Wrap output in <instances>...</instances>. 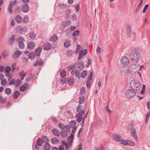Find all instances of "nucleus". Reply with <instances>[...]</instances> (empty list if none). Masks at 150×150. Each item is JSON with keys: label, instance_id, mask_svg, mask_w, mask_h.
<instances>
[{"label": "nucleus", "instance_id": "nucleus-17", "mask_svg": "<svg viewBox=\"0 0 150 150\" xmlns=\"http://www.w3.org/2000/svg\"><path fill=\"white\" fill-rule=\"evenodd\" d=\"M22 10L24 12H27L29 10V8L27 4H25L22 7Z\"/></svg>", "mask_w": 150, "mask_h": 150}, {"label": "nucleus", "instance_id": "nucleus-19", "mask_svg": "<svg viewBox=\"0 0 150 150\" xmlns=\"http://www.w3.org/2000/svg\"><path fill=\"white\" fill-rule=\"evenodd\" d=\"M42 50V48L41 47H39L36 50L35 52V54L36 56H38L40 55L41 50Z\"/></svg>", "mask_w": 150, "mask_h": 150}, {"label": "nucleus", "instance_id": "nucleus-21", "mask_svg": "<svg viewBox=\"0 0 150 150\" xmlns=\"http://www.w3.org/2000/svg\"><path fill=\"white\" fill-rule=\"evenodd\" d=\"M127 146L134 147L136 146V144L133 141L130 140H128Z\"/></svg>", "mask_w": 150, "mask_h": 150}, {"label": "nucleus", "instance_id": "nucleus-44", "mask_svg": "<svg viewBox=\"0 0 150 150\" xmlns=\"http://www.w3.org/2000/svg\"><path fill=\"white\" fill-rule=\"evenodd\" d=\"M37 144L39 146H41L43 143V141L40 139H39L37 142Z\"/></svg>", "mask_w": 150, "mask_h": 150}, {"label": "nucleus", "instance_id": "nucleus-33", "mask_svg": "<svg viewBox=\"0 0 150 150\" xmlns=\"http://www.w3.org/2000/svg\"><path fill=\"white\" fill-rule=\"evenodd\" d=\"M146 89V86L145 85H143L142 86V89L140 93L142 94H143L145 93Z\"/></svg>", "mask_w": 150, "mask_h": 150}, {"label": "nucleus", "instance_id": "nucleus-9", "mask_svg": "<svg viewBox=\"0 0 150 150\" xmlns=\"http://www.w3.org/2000/svg\"><path fill=\"white\" fill-rule=\"evenodd\" d=\"M131 136L134 139L135 141L138 142L139 141V138L136 132V129L135 128H132L130 131Z\"/></svg>", "mask_w": 150, "mask_h": 150}, {"label": "nucleus", "instance_id": "nucleus-14", "mask_svg": "<svg viewBox=\"0 0 150 150\" xmlns=\"http://www.w3.org/2000/svg\"><path fill=\"white\" fill-rule=\"evenodd\" d=\"M52 47L51 44L49 42L45 43L43 46V48L45 50H48Z\"/></svg>", "mask_w": 150, "mask_h": 150}, {"label": "nucleus", "instance_id": "nucleus-53", "mask_svg": "<svg viewBox=\"0 0 150 150\" xmlns=\"http://www.w3.org/2000/svg\"><path fill=\"white\" fill-rule=\"evenodd\" d=\"M23 21L25 23H27L28 22V17L26 16H24L23 19Z\"/></svg>", "mask_w": 150, "mask_h": 150}, {"label": "nucleus", "instance_id": "nucleus-43", "mask_svg": "<svg viewBox=\"0 0 150 150\" xmlns=\"http://www.w3.org/2000/svg\"><path fill=\"white\" fill-rule=\"evenodd\" d=\"M150 116V111H149L147 112L146 114V121L145 123L146 124L148 122Z\"/></svg>", "mask_w": 150, "mask_h": 150}, {"label": "nucleus", "instance_id": "nucleus-35", "mask_svg": "<svg viewBox=\"0 0 150 150\" xmlns=\"http://www.w3.org/2000/svg\"><path fill=\"white\" fill-rule=\"evenodd\" d=\"M64 131H66L67 132H69L70 130V127L69 125H67L64 127L63 129Z\"/></svg>", "mask_w": 150, "mask_h": 150}, {"label": "nucleus", "instance_id": "nucleus-25", "mask_svg": "<svg viewBox=\"0 0 150 150\" xmlns=\"http://www.w3.org/2000/svg\"><path fill=\"white\" fill-rule=\"evenodd\" d=\"M58 37L57 35H54L52 36L50 38L51 41L55 42L58 39Z\"/></svg>", "mask_w": 150, "mask_h": 150}, {"label": "nucleus", "instance_id": "nucleus-42", "mask_svg": "<svg viewBox=\"0 0 150 150\" xmlns=\"http://www.w3.org/2000/svg\"><path fill=\"white\" fill-rule=\"evenodd\" d=\"M50 148V145L48 144H46L44 146V150H49Z\"/></svg>", "mask_w": 150, "mask_h": 150}, {"label": "nucleus", "instance_id": "nucleus-1", "mask_svg": "<svg viewBox=\"0 0 150 150\" xmlns=\"http://www.w3.org/2000/svg\"><path fill=\"white\" fill-rule=\"evenodd\" d=\"M140 51L139 50L134 49L129 51L128 55L132 61L138 62L140 59Z\"/></svg>", "mask_w": 150, "mask_h": 150}, {"label": "nucleus", "instance_id": "nucleus-5", "mask_svg": "<svg viewBox=\"0 0 150 150\" xmlns=\"http://www.w3.org/2000/svg\"><path fill=\"white\" fill-rule=\"evenodd\" d=\"M69 70H72L71 73L72 74H74L76 73V76L78 78L80 79L81 78L80 72L77 70L76 68L75 67V66L74 65H72L68 67Z\"/></svg>", "mask_w": 150, "mask_h": 150}, {"label": "nucleus", "instance_id": "nucleus-31", "mask_svg": "<svg viewBox=\"0 0 150 150\" xmlns=\"http://www.w3.org/2000/svg\"><path fill=\"white\" fill-rule=\"evenodd\" d=\"M53 133L57 136H59L60 135V132L59 130L56 129H53L52 130Z\"/></svg>", "mask_w": 150, "mask_h": 150}, {"label": "nucleus", "instance_id": "nucleus-63", "mask_svg": "<svg viewBox=\"0 0 150 150\" xmlns=\"http://www.w3.org/2000/svg\"><path fill=\"white\" fill-rule=\"evenodd\" d=\"M82 144H80L78 146V148L77 150H82Z\"/></svg>", "mask_w": 150, "mask_h": 150}, {"label": "nucleus", "instance_id": "nucleus-36", "mask_svg": "<svg viewBox=\"0 0 150 150\" xmlns=\"http://www.w3.org/2000/svg\"><path fill=\"white\" fill-rule=\"evenodd\" d=\"M83 67L84 65L83 62H80L78 64V67L79 69H82L83 68Z\"/></svg>", "mask_w": 150, "mask_h": 150}, {"label": "nucleus", "instance_id": "nucleus-23", "mask_svg": "<svg viewBox=\"0 0 150 150\" xmlns=\"http://www.w3.org/2000/svg\"><path fill=\"white\" fill-rule=\"evenodd\" d=\"M88 74L87 71L86 70H83L81 73V77L83 78L84 79L86 78Z\"/></svg>", "mask_w": 150, "mask_h": 150}, {"label": "nucleus", "instance_id": "nucleus-7", "mask_svg": "<svg viewBox=\"0 0 150 150\" xmlns=\"http://www.w3.org/2000/svg\"><path fill=\"white\" fill-rule=\"evenodd\" d=\"M130 68L131 71L133 72L132 74V75H134L136 74V71L139 72V66L137 64L134 63L131 65Z\"/></svg>", "mask_w": 150, "mask_h": 150}, {"label": "nucleus", "instance_id": "nucleus-49", "mask_svg": "<svg viewBox=\"0 0 150 150\" xmlns=\"http://www.w3.org/2000/svg\"><path fill=\"white\" fill-rule=\"evenodd\" d=\"M101 48L100 47L98 46L96 50V52L98 53H100L101 52Z\"/></svg>", "mask_w": 150, "mask_h": 150}, {"label": "nucleus", "instance_id": "nucleus-11", "mask_svg": "<svg viewBox=\"0 0 150 150\" xmlns=\"http://www.w3.org/2000/svg\"><path fill=\"white\" fill-rule=\"evenodd\" d=\"M112 139L115 141L120 142L122 137L118 134H115L112 136Z\"/></svg>", "mask_w": 150, "mask_h": 150}, {"label": "nucleus", "instance_id": "nucleus-12", "mask_svg": "<svg viewBox=\"0 0 150 150\" xmlns=\"http://www.w3.org/2000/svg\"><path fill=\"white\" fill-rule=\"evenodd\" d=\"M126 28L127 35L128 36H130L131 35L132 32L131 26L130 24H127L126 25Z\"/></svg>", "mask_w": 150, "mask_h": 150}, {"label": "nucleus", "instance_id": "nucleus-38", "mask_svg": "<svg viewBox=\"0 0 150 150\" xmlns=\"http://www.w3.org/2000/svg\"><path fill=\"white\" fill-rule=\"evenodd\" d=\"M15 38V35H12L10 38L9 40V43L10 44L13 43Z\"/></svg>", "mask_w": 150, "mask_h": 150}, {"label": "nucleus", "instance_id": "nucleus-56", "mask_svg": "<svg viewBox=\"0 0 150 150\" xmlns=\"http://www.w3.org/2000/svg\"><path fill=\"white\" fill-rule=\"evenodd\" d=\"M12 5V3H11L10 4V5L9 6L8 8V11L9 12H10V13H11L12 11V9H11Z\"/></svg>", "mask_w": 150, "mask_h": 150}, {"label": "nucleus", "instance_id": "nucleus-50", "mask_svg": "<svg viewBox=\"0 0 150 150\" xmlns=\"http://www.w3.org/2000/svg\"><path fill=\"white\" fill-rule=\"evenodd\" d=\"M85 97L84 96H81L79 99V103H83Z\"/></svg>", "mask_w": 150, "mask_h": 150}, {"label": "nucleus", "instance_id": "nucleus-46", "mask_svg": "<svg viewBox=\"0 0 150 150\" xmlns=\"http://www.w3.org/2000/svg\"><path fill=\"white\" fill-rule=\"evenodd\" d=\"M68 81L70 85H72L74 82V79L72 78H70L69 79Z\"/></svg>", "mask_w": 150, "mask_h": 150}, {"label": "nucleus", "instance_id": "nucleus-10", "mask_svg": "<svg viewBox=\"0 0 150 150\" xmlns=\"http://www.w3.org/2000/svg\"><path fill=\"white\" fill-rule=\"evenodd\" d=\"M82 106L81 105H79L77 108V110L79 111H81L77 115V117H78L77 119L78 121L79 122L81 121L82 119V117H80L83 114L84 112V110H81Z\"/></svg>", "mask_w": 150, "mask_h": 150}, {"label": "nucleus", "instance_id": "nucleus-13", "mask_svg": "<svg viewBox=\"0 0 150 150\" xmlns=\"http://www.w3.org/2000/svg\"><path fill=\"white\" fill-rule=\"evenodd\" d=\"M35 43L33 41L29 42L28 43V48L30 50L33 49L35 47Z\"/></svg>", "mask_w": 150, "mask_h": 150}, {"label": "nucleus", "instance_id": "nucleus-62", "mask_svg": "<svg viewBox=\"0 0 150 150\" xmlns=\"http://www.w3.org/2000/svg\"><path fill=\"white\" fill-rule=\"evenodd\" d=\"M74 0H68V3L69 4V5H71L72 4L74 1Z\"/></svg>", "mask_w": 150, "mask_h": 150}, {"label": "nucleus", "instance_id": "nucleus-16", "mask_svg": "<svg viewBox=\"0 0 150 150\" xmlns=\"http://www.w3.org/2000/svg\"><path fill=\"white\" fill-rule=\"evenodd\" d=\"M71 42L69 40H67L64 42V45L65 48H68L70 47L71 45Z\"/></svg>", "mask_w": 150, "mask_h": 150}, {"label": "nucleus", "instance_id": "nucleus-40", "mask_svg": "<svg viewBox=\"0 0 150 150\" xmlns=\"http://www.w3.org/2000/svg\"><path fill=\"white\" fill-rule=\"evenodd\" d=\"M80 33V32L79 30H76L74 31L73 33V36H78L79 35Z\"/></svg>", "mask_w": 150, "mask_h": 150}, {"label": "nucleus", "instance_id": "nucleus-8", "mask_svg": "<svg viewBox=\"0 0 150 150\" xmlns=\"http://www.w3.org/2000/svg\"><path fill=\"white\" fill-rule=\"evenodd\" d=\"M129 63V59L126 57H123L120 60L121 66H128Z\"/></svg>", "mask_w": 150, "mask_h": 150}, {"label": "nucleus", "instance_id": "nucleus-55", "mask_svg": "<svg viewBox=\"0 0 150 150\" xmlns=\"http://www.w3.org/2000/svg\"><path fill=\"white\" fill-rule=\"evenodd\" d=\"M85 91V88L84 87H82L80 89V93L81 94H83Z\"/></svg>", "mask_w": 150, "mask_h": 150}, {"label": "nucleus", "instance_id": "nucleus-3", "mask_svg": "<svg viewBox=\"0 0 150 150\" xmlns=\"http://www.w3.org/2000/svg\"><path fill=\"white\" fill-rule=\"evenodd\" d=\"M130 86L132 88L136 91L139 90L141 88V83L137 79L132 80L130 82Z\"/></svg>", "mask_w": 150, "mask_h": 150}, {"label": "nucleus", "instance_id": "nucleus-41", "mask_svg": "<svg viewBox=\"0 0 150 150\" xmlns=\"http://www.w3.org/2000/svg\"><path fill=\"white\" fill-rule=\"evenodd\" d=\"M143 2V0H140V3L138 4V5L137 7V8H136V11H138L139 9L141 7L142 5V4Z\"/></svg>", "mask_w": 150, "mask_h": 150}, {"label": "nucleus", "instance_id": "nucleus-51", "mask_svg": "<svg viewBox=\"0 0 150 150\" xmlns=\"http://www.w3.org/2000/svg\"><path fill=\"white\" fill-rule=\"evenodd\" d=\"M149 6V5L148 4H146L145 5L144 7V8L143 10V13H145L146 11Z\"/></svg>", "mask_w": 150, "mask_h": 150}, {"label": "nucleus", "instance_id": "nucleus-45", "mask_svg": "<svg viewBox=\"0 0 150 150\" xmlns=\"http://www.w3.org/2000/svg\"><path fill=\"white\" fill-rule=\"evenodd\" d=\"M20 75L22 76L21 78V79L23 80L25 76V74L23 71H22L20 72Z\"/></svg>", "mask_w": 150, "mask_h": 150}, {"label": "nucleus", "instance_id": "nucleus-34", "mask_svg": "<svg viewBox=\"0 0 150 150\" xmlns=\"http://www.w3.org/2000/svg\"><path fill=\"white\" fill-rule=\"evenodd\" d=\"M19 48L21 49H23L24 48L25 45L22 41H20L19 42Z\"/></svg>", "mask_w": 150, "mask_h": 150}, {"label": "nucleus", "instance_id": "nucleus-47", "mask_svg": "<svg viewBox=\"0 0 150 150\" xmlns=\"http://www.w3.org/2000/svg\"><path fill=\"white\" fill-rule=\"evenodd\" d=\"M20 93L18 91H16L14 94V97L15 98H17L19 96Z\"/></svg>", "mask_w": 150, "mask_h": 150}, {"label": "nucleus", "instance_id": "nucleus-64", "mask_svg": "<svg viewBox=\"0 0 150 150\" xmlns=\"http://www.w3.org/2000/svg\"><path fill=\"white\" fill-rule=\"evenodd\" d=\"M64 145L62 144V145H61L59 147V150H63L64 149Z\"/></svg>", "mask_w": 150, "mask_h": 150}, {"label": "nucleus", "instance_id": "nucleus-60", "mask_svg": "<svg viewBox=\"0 0 150 150\" xmlns=\"http://www.w3.org/2000/svg\"><path fill=\"white\" fill-rule=\"evenodd\" d=\"M90 81H89L88 80V81L87 82V84H86V86L88 88H89L91 87V83L90 82Z\"/></svg>", "mask_w": 150, "mask_h": 150}, {"label": "nucleus", "instance_id": "nucleus-20", "mask_svg": "<svg viewBox=\"0 0 150 150\" xmlns=\"http://www.w3.org/2000/svg\"><path fill=\"white\" fill-rule=\"evenodd\" d=\"M62 144L64 145L65 146V148L67 149L70 148L71 146V144L70 143H67L65 141H62Z\"/></svg>", "mask_w": 150, "mask_h": 150}, {"label": "nucleus", "instance_id": "nucleus-57", "mask_svg": "<svg viewBox=\"0 0 150 150\" xmlns=\"http://www.w3.org/2000/svg\"><path fill=\"white\" fill-rule=\"evenodd\" d=\"M42 138L45 142L47 143L49 142V140L46 137L43 136L42 137Z\"/></svg>", "mask_w": 150, "mask_h": 150}, {"label": "nucleus", "instance_id": "nucleus-28", "mask_svg": "<svg viewBox=\"0 0 150 150\" xmlns=\"http://www.w3.org/2000/svg\"><path fill=\"white\" fill-rule=\"evenodd\" d=\"M21 52L20 51L18 50L16 52L13 54V57L15 58H17L21 54Z\"/></svg>", "mask_w": 150, "mask_h": 150}, {"label": "nucleus", "instance_id": "nucleus-37", "mask_svg": "<svg viewBox=\"0 0 150 150\" xmlns=\"http://www.w3.org/2000/svg\"><path fill=\"white\" fill-rule=\"evenodd\" d=\"M93 76V72L92 71H91L88 77V80L89 81H91L92 80V77Z\"/></svg>", "mask_w": 150, "mask_h": 150}, {"label": "nucleus", "instance_id": "nucleus-4", "mask_svg": "<svg viewBox=\"0 0 150 150\" xmlns=\"http://www.w3.org/2000/svg\"><path fill=\"white\" fill-rule=\"evenodd\" d=\"M120 70L122 73L126 74H130L132 75V71H131L130 67L128 66H120Z\"/></svg>", "mask_w": 150, "mask_h": 150}, {"label": "nucleus", "instance_id": "nucleus-2", "mask_svg": "<svg viewBox=\"0 0 150 150\" xmlns=\"http://www.w3.org/2000/svg\"><path fill=\"white\" fill-rule=\"evenodd\" d=\"M88 50L87 49H83L79 45H76V53H78V59H81L83 57L85 56Z\"/></svg>", "mask_w": 150, "mask_h": 150}, {"label": "nucleus", "instance_id": "nucleus-6", "mask_svg": "<svg viewBox=\"0 0 150 150\" xmlns=\"http://www.w3.org/2000/svg\"><path fill=\"white\" fill-rule=\"evenodd\" d=\"M135 95V93L132 89H128L125 93V96L129 99L133 98Z\"/></svg>", "mask_w": 150, "mask_h": 150}, {"label": "nucleus", "instance_id": "nucleus-54", "mask_svg": "<svg viewBox=\"0 0 150 150\" xmlns=\"http://www.w3.org/2000/svg\"><path fill=\"white\" fill-rule=\"evenodd\" d=\"M66 73V72L65 71H62L61 72L60 75L62 77H64L65 76Z\"/></svg>", "mask_w": 150, "mask_h": 150}, {"label": "nucleus", "instance_id": "nucleus-58", "mask_svg": "<svg viewBox=\"0 0 150 150\" xmlns=\"http://www.w3.org/2000/svg\"><path fill=\"white\" fill-rule=\"evenodd\" d=\"M25 88H26L25 86L24 85H22L21 87L20 90L21 91H25Z\"/></svg>", "mask_w": 150, "mask_h": 150}, {"label": "nucleus", "instance_id": "nucleus-52", "mask_svg": "<svg viewBox=\"0 0 150 150\" xmlns=\"http://www.w3.org/2000/svg\"><path fill=\"white\" fill-rule=\"evenodd\" d=\"M5 92L6 94H9L11 93V91L9 88H7L5 89Z\"/></svg>", "mask_w": 150, "mask_h": 150}, {"label": "nucleus", "instance_id": "nucleus-61", "mask_svg": "<svg viewBox=\"0 0 150 150\" xmlns=\"http://www.w3.org/2000/svg\"><path fill=\"white\" fill-rule=\"evenodd\" d=\"M21 83V81L19 80H17L15 82V84L17 86L19 85Z\"/></svg>", "mask_w": 150, "mask_h": 150}, {"label": "nucleus", "instance_id": "nucleus-24", "mask_svg": "<svg viewBox=\"0 0 150 150\" xmlns=\"http://www.w3.org/2000/svg\"><path fill=\"white\" fill-rule=\"evenodd\" d=\"M16 21L18 23H20L23 21L22 17L19 15L17 16L15 18Z\"/></svg>", "mask_w": 150, "mask_h": 150}, {"label": "nucleus", "instance_id": "nucleus-26", "mask_svg": "<svg viewBox=\"0 0 150 150\" xmlns=\"http://www.w3.org/2000/svg\"><path fill=\"white\" fill-rule=\"evenodd\" d=\"M8 54V52L7 51H4L1 54V57L2 58L5 59Z\"/></svg>", "mask_w": 150, "mask_h": 150}, {"label": "nucleus", "instance_id": "nucleus-32", "mask_svg": "<svg viewBox=\"0 0 150 150\" xmlns=\"http://www.w3.org/2000/svg\"><path fill=\"white\" fill-rule=\"evenodd\" d=\"M29 58L30 59H33L35 58V55L33 52H30L28 54Z\"/></svg>", "mask_w": 150, "mask_h": 150}, {"label": "nucleus", "instance_id": "nucleus-30", "mask_svg": "<svg viewBox=\"0 0 150 150\" xmlns=\"http://www.w3.org/2000/svg\"><path fill=\"white\" fill-rule=\"evenodd\" d=\"M127 140H124L122 138L120 142V144L124 146H127Z\"/></svg>", "mask_w": 150, "mask_h": 150}, {"label": "nucleus", "instance_id": "nucleus-22", "mask_svg": "<svg viewBox=\"0 0 150 150\" xmlns=\"http://www.w3.org/2000/svg\"><path fill=\"white\" fill-rule=\"evenodd\" d=\"M68 134V132L63 130H62L60 132L61 136L63 138H66Z\"/></svg>", "mask_w": 150, "mask_h": 150}, {"label": "nucleus", "instance_id": "nucleus-29", "mask_svg": "<svg viewBox=\"0 0 150 150\" xmlns=\"http://www.w3.org/2000/svg\"><path fill=\"white\" fill-rule=\"evenodd\" d=\"M51 143L54 144H57L59 141L58 139L55 137L52 138L51 140Z\"/></svg>", "mask_w": 150, "mask_h": 150}, {"label": "nucleus", "instance_id": "nucleus-27", "mask_svg": "<svg viewBox=\"0 0 150 150\" xmlns=\"http://www.w3.org/2000/svg\"><path fill=\"white\" fill-rule=\"evenodd\" d=\"M74 135L73 134H71L70 136L67 137V140L69 142L71 143L73 142V140L74 138Z\"/></svg>", "mask_w": 150, "mask_h": 150}, {"label": "nucleus", "instance_id": "nucleus-15", "mask_svg": "<svg viewBox=\"0 0 150 150\" xmlns=\"http://www.w3.org/2000/svg\"><path fill=\"white\" fill-rule=\"evenodd\" d=\"M11 67L9 66H7L5 68V75L6 76L9 77L10 76L9 72L11 70Z\"/></svg>", "mask_w": 150, "mask_h": 150}, {"label": "nucleus", "instance_id": "nucleus-48", "mask_svg": "<svg viewBox=\"0 0 150 150\" xmlns=\"http://www.w3.org/2000/svg\"><path fill=\"white\" fill-rule=\"evenodd\" d=\"M146 107L150 111V100L146 103Z\"/></svg>", "mask_w": 150, "mask_h": 150}, {"label": "nucleus", "instance_id": "nucleus-59", "mask_svg": "<svg viewBox=\"0 0 150 150\" xmlns=\"http://www.w3.org/2000/svg\"><path fill=\"white\" fill-rule=\"evenodd\" d=\"M7 83V81L6 79H4L1 82V84L2 85H4Z\"/></svg>", "mask_w": 150, "mask_h": 150}, {"label": "nucleus", "instance_id": "nucleus-39", "mask_svg": "<svg viewBox=\"0 0 150 150\" xmlns=\"http://www.w3.org/2000/svg\"><path fill=\"white\" fill-rule=\"evenodd\" d=\"M76 122L74 121H71L70 123V127L72 128H73L76 127Z\"/></svg>", "mask_w": 150, "mask_h": 150}, {"label": "nucleus", "instance_id": "nucleus-18", "mask_svg": "<svg viewBox=\"0 0 150 150\" xmlns=\"http://www.w3.org/2000/svg\"><path fill=\"white\" fill-rule=\"evenodd\" d=\"M29 37L31 39H34L36 37V34L33 32H30L28 35Z\"/></svg>", "mask_w": 150, "mask_h": 150}]
</instances>
